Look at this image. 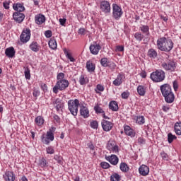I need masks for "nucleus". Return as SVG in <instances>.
<instances>
[{"label":"nucleus","instance_id":"f257e3e1","mask_svg":"<svg viewBox=\"0 0 181 181\" xmlns=\"http://www.w3.org/2000/svg\"><path fill=\"white\" fill-rule=\"evenodd\" d=\"M173 41L165 37H160L157 40V47L161 52H170L173 49Z\"/></svg>","mask_w":181,"mask_h":181},{"label":"nucleus","instance_id":"bb28decb","mask_svg":"<svg viewBox=\"0 0 181 181\" xmlns=\"http://www.w3.org/2000/svg\"><path fill=\"white\" fill-rule=\"evenodd\" d=\"M54 106L55 107L57 111H60V110H62V108H63L64 105H63V103H62V102H60V100H59V99H57L54 102Z\"/></svg>","mask_w":181,"mask_h":181},{"label":"nucleus","instance_id":"5701e85b","mask_svg":"<svg viewBox=\"0 0 181 181\" xmlns=\"http://www.w3.org/2000/svg\"><path fill=\"white\" fill-rule=\"evenodd\" d=\"M86 69L89 73H93L95 71V64L93 62L88 61L86 63Z\"/></svg>","mask_w":181,"mask_h":181},{"label":"nucleus","instance_id":"aec40b11","mask_svg":"<svg viewBox=\"0 0 181 181\" xmlns=\"http://www.w3.org/2000/svg\"><path fill=\"white\" fill-rule=\"evenodd\" d=\"M15 49L13 47H8L6 49L5 54L7 57L12 59L15 56Z\"/></svg>","mask_w":181,"mask_h":181},{"label":"nucleus","instance_id":"603ef678","mask_svg":"<svg viewBox=\"0 0 181 181\" xmlns=\"http://www.w3.org/2000/svg\"><path fill=\"white\" fill-rule=\"evenodd\" d=\"M107 67L109 69H111V70H115V68L117 67V65L114 62H109Z\"/></svg>","mask_w":181,"mask_h":181},{"label":"nucleus","instance_id":"0eeeda50","mask_svg":"<svg viewBox=\"0 0 181 181\" xmlns=\"http://www.w3.org/2000/svg\"><path fill=\"white\" fill-rule=\"evenodd\" d=\"M122 13H124V12H122V9L121 8V7H119V6H118L117 4H112L113 18L117 21H118V19H119V18L122 16Z\"/></svg>","mask_w":181,"mask_h":181},{"label":"nucleus","instance_id":"13d9d810","mask_svg":"<svg viewBox=\"0 0 181 181\" xmlns=\"http://www.w3.org/2000/svg\"><path fill=\"white\" fill-rule=\"evenodd\" d=\"M129 97V92H123L122 93V98H124V100H127Z\"/></svg>","mask_w":181,"mask_h":181},{"label":"nucleus","instance_id":"a211bd4d","mask_svg":"<svg viewBox=\"0 0 181 181\" xmlns=\"http://www.w3.org/2000/svg\"><path fill=\"white\" fill-rule=\"evenodd\" d=\"M35 20L37 25H42V23H45V22H46V17H45L42 14H38L35 16Z\"/></svg>","mask_w":181,"mask_h":181},{"label":"nucleus","instance_id":"9b49d317","mask_svg":"<svg viewBox=\"0 0 181 181\" xmlns=\"http://www.w3.org/2000/svg\"><path fill=\"white\" fill-rule=\"evenodd\" d=\"M102 127L103 131H105V132H109L111 129H112V122L110 121H107L105 119L102 120Z\"/></svg>","mask_w":181,"mask_h":181},{"label":"nucleus","instance_id":"4d7b16f0","mask_svg":"<svg viewBox=\"0 0 181 181\" xmlns=\"http://www.w3.org/2000/svg\"><path fill=\"white\" fill-rule=\"evenodd\" d=\"M33 94L34 97H39L40 95V91L38 89L34 88Z\"/></svg>","mask_w":181,"mask_h":181},{"label":"nucleus","instance_id":"f8f14e48","mask_svg":"<svg viewBox=\"0 0 181 181\" xmlns=\"http://www.w3.org/2000/svg\"><path fill=\"white\" fill-rule=\"evenodd\" d=\"M89 49L92 54L96 55L98 54V52L100 50H101V46L99 44L94 42L93 44L90 45Z\"/></svg>","mask_w":181,"mask_h":181},{"label":"nucleus","instance_id":"423d86ee","mask_svg":"<svg viewBox=\"0 0 181 181\" xmlns=\"http://www.w3.org/2000/svg\"><path fill=\"white\" fill-rule=\"evenodd\" d=\"M161 67L166 71H175L176 70V62L173 59H167L161 64Z\"/></svg>","mask_w":181,"mask_h":181},{"label":"nucleus","instance_id":"680f3d73","mask_svg":"<svg viewBox=\"0 0 181 181\" xmlns=\"http://www.w3.org/2000/svg\"><path fill=\"white\" fill-rule=\"evenodd\" d=\"M67 20L66 18H59V22L62 26H64L66 25V21Z\"/></svg>","mask_w":181,"mask_h":181},{"label":"nucleus","instance_id":"6ab92c4d","mask_svg":"<svg viewBox=\"0 0 181 181\" xmlns=\"http://www.w3.org/2000/svg\"><path fill=\"white\" fill-rule=\"evenodd\" d=\"M165 100V101L168 103V104H172V103H173V101H175V94H173L172 92L167 93L165 95H163Z\"/></svg>","mask_w":181,"mask_h":181},{"label":"nucleus","instance_id":"338daca9","mask_svg":"<svg viewBox=\"0 0 181 181\" xmlns=\"http://www.w3.org/2000/svg\"><path fill=\"white\" fill-rule=\"evenodd\" d=\"M173 88L175 90V91H176L177 90V88H179V85H177V81H175L173 82Z\"/></svg>","mask_w":181,"mask_h":181},{"label":"nucleus","instance_id":"bf43d9fd","mask_svg":"<svg viewBox=\"0 0 181 181\" xmlns=\"http://www.w3.org/2000/svg\"><path fill=\"white\" fill-rule=\"evenodd\" d=\"M113 153H118L119 152V147L117 145H115L114 147L110 150Z\"/></svg>","mask_w":181,"mask_h":181},{"label":"nucleus","instance_id":"a18cd8bd","mask_svg":"<svg viewBox=\"0 0 181 181\" xmlns=\"http://www.w3.org/2000/svg\"><path fill=\"white\" fill-rule=\"evenodd\" d=\"M140 30H141L143 33H149V27L148 25H143L140 27Z\"/></svg>","mask_w":181,"mask_h":181},{"label":"nucleus","instance_id":"ddd939ff","mask_svg":"<svg viewBox=\"0 0 181 181\" xmlns=\"http://www.w3.org/2000/svg\"><path fill=\"white\" fill-rule=\"evenodd\" d=\"M105 159L106 160H107L108 162H110V163H111V165H114L115 166L116 165H118V162L119 160V159L118 158V157L116 155H111V156H105Z\"/></svg>","mask_w":181,"mask_h":181},{"label":"nucleus","instance_id":"09e8293b","mask_svg":"<svg viewBox=\"0 0 181 181\" xmlns=\"http://www.w3.org/2000/svg\"><path fill=\"white\" fill-rule=\"evenodd\" d=\"M54 159L57 161L59 165H62L63 163V158L57 155L54 156Z\"/></svg>","mask_w":181,"mask_h":181},{"label":"nucleus","instance_id":"72a5a7b5","mask_svg":"<svg viewBox=\"0 0 181 181\" xmlns=\"http://www.w3.org/2000/svg\"><path fill=\"white\" fill-rule=\"evenodd\" d=\"M119 168L122 172H128L129 170V167L125 163H120Z\"/></svg>","mask_w":181,"mask_h":181},{"label":"nucleus","instance_id":"2f4dec72","mask_svg":"<svg viewBox=\"0 0 181 181\" xmlns=\"http://www.w3.org/2000/svg\"><path fill=\"white\" fill-rule=\"evenodd\" d=\"M35 121L38 127H42V125L45 124V119H43V117H42V116L37 117Z\"/></svg>","mask_w":181,"mask_h":181},{"label":"nucleus","instance_id":"39448f33","mask_svg":"<svg viewBox=\"0 0 181 181\" xmlns=\"http://www.w3.org/2000/svg\"><path fill=\"white\" fill-rule=\"evenodd\" d=\"M69 81L66 79L58 81L55 86L53 87L52 91L53 93H54V94H57V93H59V91H63L64 90H66V88L69 87Z\"/></svg>","mask_w":181,"mask_h":181},{"label":"nucleus","instance_id":"dca6fc26","mask_svg":"<svg viewBox=\"0 0 181 181\" xmlns=\"http://www.w3.org/2000/svg\"><path fill=\"white\" fill-rule=\"evenodd\" d=\"M139 172L141 176H148L149 174V167L145 165L140 166Z\"/></svg>","mask_w":181,"mask_h":181},{"label":"nucleus","instance_id":"c756f323","mask_svg":"<svg viewBox=\"0 0 181 181\" xmlns=\"http://www.w3.org/2000/svg\"><path fill=\"white\" fill-rule=\"evenodd\" d=\"M175 132L177 135H181V122H177L174 127Z\"/></svg>","mask_w":181,"mask_h":181},{"label":"nucleus","instance_id":"b1692460","mask_svg":"<svg viewBox=\"0 0 181 181\" xmlns=\"http://www.w3.org/2000/svg\"><path fill=\"white\" fill-rule=\"evenodd\" d=\"M13 8L17 12H23L25 11V6L22 4H16L13 5Z\"/></svg>","mask_w":181,"mask_h":181},{"label":"nucleus","instance_id":"c85d7f7f","mask_svg":"<svg viewBox=\"0 0 181 181\" xmlns=\"http://www.w3.org/2000/svg\"><path fill=\"white\" fill-rule=\"evenodd\" d=\"M137 93L139 95L144 96L146 93V89H145L144 86H139L137 87Z\"/></svg>","mask_w":181,"mask_h":181},{"label":"nucleus","instance_id":"6e6552de","mask_svg":"<svg viewBox=\"0 0 181 181\" xmlns=\"http://www.w3.org/2000/svg\"><path fill=\"white\" fill-rule=\"evenodd\" d=\"M20 40L22 43H28V41L30 40V29L25 28L23 30L20 36Z\"/></svg>","mask_w":181,"mask_h":181},{"label":"nucleus","instance_id":"37998d69","mask_svg":"<svg viewBox=\"0 0 181 181\" xmlns=\"http://www.w3.org/2000/svg\"><path fill=\"white\" fill-rule=\"evenodd\" d=\"M24 74L27 80H30V69H29V68H25Z\"/></svg>","mask_w":181,"mask_h":181},{"label":"nucleus","instance_id":"774afa93","mask_svg":"<svg viewBox=\"0 0 181 181\" xmlns=\"http://www.w3.org/2000/svg\"><path fill=\"white\" fill-rule=\"evenodd\" d=\"M78 34L79 35H86V29L84 28H80L78 30Z\"/></svg>","mask_w":181,"mask_h":181},{"label":"nucleus","instance_id":"f704fd0d","mask_svg":"<svg viewBox=\"0 0 181 181\" xmlns=\"http://www.w3.org/2000/svg\"><path fill=\"white\" fill-rule=\"evenodd\" d=\"M87 83H88L87 77L84 76V75H81L79 77V83L81 84V86H84L85 84H87Z\"/></svg>","mask_w":181,"mask_h":181},{"label":"nucleus","instance_id":"0e129e2a","mask_svg":"<svg viewBox=\"0 0 181 181\" xmlns=\"http://www.w3.org/2000/svg\"><path fill=\"white\" fill-rule=\"evenodd\" d=\"M45 37L49 38V37H52V30H47L45 33Z\"/></svg>","mask_w":181,"mask_h":181},{"label":"nucleus","instance_id":"6e6d98bb","mask_svg":"<svg viewBox=\"0 0 181 181\" xmlns=\"http://www.w3.org/2000/svg\"><path fill=\"white\" fill-rule=\"evenodd\" d=\"M40 86L42 91H44L45 93H46V91H47V86H46L45 83H40Z\"/></svg>","mask_w":181,"mask_h":181},{"label":"nucleus","instance_id":"8fccbe9b","mask_svg":"<svg viewBox=\"0 0 181 181\" xmlns=\"http://www.w3.org/2000/svg\"><path fill=\"white\" fill-rule=\"evenodd\" d=\"M100 166L101 168H103V169H108L110 168V163H107V162H102L100 163Z\"/></svg>","mask_w":181,"mask_h":181},{"label":"nucleus","instance_id":"4c0bfd02","mask_svg":"<svg viewBox=\"0 0 181 181\" xmlns=\"http://www.w3.org/2000/svg\"><path fill=\"white\" fill-rule=\"evenodd\" d=\"M64 54L66 55V57L70 60V62H76V59L71 56V54L67 52V50H64Z\"/></svg>","mask_w":181,"mask_h":181},{"label":"nucleus","instance_id":"20e7f679","mask_svg":"<svg viewBox=\"0 0 181 181\" xmlns=\"http://www.w3.org/2000/svg\"><path fill=\"white\" fill-rule=\"evenodd\" d=\"M150 77L154 83H160L165 80V71L159 69L151 74Z\"/></svg>","mask_w":181,"mask_h":181},{"label":"nucleus","instance_id":"69168bd1","mask_svg":"<svg viewBox=\"0 0 181 181\" xmlns=\"http://www.w3.org/2000/svg\"><path fill=\"white\" fill-rule=\"evenodd\" d=\"M3 6L5 9H9V2H8V1L4 2Z\"/></svg>","mask_w":181,"mask_h":181},{"label":"nucleus","instance_id":"473e14b6","mask_svg":"<svg viewBox=\"0 0 181 181\" xmlns=\"http://www.w3.org/2000/svg\"><path fill=\"white\" fill-rule=\"evenodd\" d=\"M110 180L111 181H121V176L118 173H115L110 176Z\"/></svg>","mask_w":181,"mask_h":181},{"label":"nucleus","instance_id":"7c9ffc66","mask_svg":"<svg viewBox=\"0 0 181 181\" xmlns=\"http://www.w3.org/2000/svg\"><path fill=\"white\" fill-rule=\"evenodd\" d=\"M30 49L33 50V52H39V45H37L36 42H33L30 45Z\"/></svg>","mask_w":181,"mask_h":181},{"label":"nucleus","instance_id":"4468645a","mask_svg":"<svg viewBox=\"0 0 181 181\" xmlns=\"http://www.w3.org/2000/svg\"><path fill=\"white\" fill-rule=\"evenodd\" d=\"M3 177L6 181H15L16 175L15 173L12 171H6L4 175H3Z\"/></svg>","mask_w":181,"mask_h":181},{"label":"nucleus","instance_id":"a878e982","mask_svg":"<svg viewBox=\"0 0 181 181\" xmlns=\"http://www.w3.org/2000/svg\"><path fill=\"white\" fill-rule=\"evenodd\" d=\"M147 54L151 59H156L158 57V52L153 49H148Z\"/></svg>","mask_w":181,"mask_h":181},{"label":"nucleus","instance_id":"393cba45","mask_svg":"<svg viewBox=\"0 0 181 181\" xmlns=\"http://www.w3.org/2000/svg\"><path fill=\"white\" fill-rule=\"evenodd\" d=\"M109 108L112 111H118V103L117 101L112 100L109 103Z\"/></svg>","mask_w":181,"mask_h":181},{"label":"nucleus","instance_id":"412c9836","mask_svg":"<svg viewBox=\"0 0 181 181\" xmlns=\"http://www.w3.org/2000/svg\"><path fill=\"white\" fill-rule=\"evenodd\" d=\"M124 132L126 135H128L132 138H134V136H135V133L134 132V130H132V129H131V127L129 126H124Z\"/></svg>","mask_w":181,"mask_h":181},{"label":"nucleus","instance_id":"864d4df0","mask_svg":"<svg viewBox=\"0 0 181 181\" xmlns=\"http://www.w3.org/2000/svg\"><path fill=\"white\" fill-rule=\"evenodd\" d=\"M47 153H49V155H53L54 153V149L52 148V146H49L47 148Z\"/></svg>","mask_w":181,"mask_h":181},{"label":"nucleus","instance_id":"9d476101","mask_svg":"<svg viewBox=\"0 0 181 181\" xmlns=\"http://www.w3.org/2000/svg\"><path fill=\"white\" fill-rule=\"evenodd\" d=\"M162 95H166L169 93H172V87L168 83L163 84L160 86Z\"/></svg>","mask_w":181,"mask_h":181},{"label":"nucleus","instance_id":"cd10ccee","mask_svg":"<svg viewBox=\"0 0 181 181\" xmlns=\"http://www.w3.org/2000/svg\"><path fill=\"white\" fill-rule=\"evenodd\" d=\"M48 45L50 49H52V50L57 49V42H56L55 39H51L49 41Z\"/></svg>","mask_w":181,"mask_h":181},{"label":"nucleus","instance_id":"f03ea898","mask_svg":"<svg viewBox=\"0 0 181 181\" xmlns=\"http://www.w3.org/2000/svg\"><path fill=\"white\" fill-rule=\"evenodd\" d=\"M56 131V127H52L47 132V134H43L41 136V141L45 145H49L52 141L54 140V134H53Z\"/></svg>","mask_w":181,"mask_h":181},{"label":"nucleus","instance_id":"ea45409f","mask_svg":"<svg viewBox=\"0 0 181 181\" xmlns=\"http://www.w3.org/2000/svg\"><path fill=\"white\" fill-rule=\"evenodd\" d=\"M95 112L96 114H104V110L98 105H95L94 107Z\"/></svg>","mask_w":181,"mask_h":181},{"label":"nucleus","instance_id":"a19ab883","mask_svg":"<svg viewBox=\"0 0 181 181\" xmlns=\"http://www.w3.org/2000/svg\"><path fill=\"white\" fill-rule=\"evenodd\" d=\"M134 37L136 40H138V42H141L142 39H144V35L140 33H136L134 34Z\"/></svg>","mask_w":181,"mask_h":181},{"label":"nucleus","instance_id":"49530a36","mask_svg":"<svg viewBox=\"0 0 181 181\" xmlns=\"http://www.w3.org/2000/svg\"><path fill=\"white\" fill-rule=\"evenodd\" d=\"M90 127L93 129H97V128H98V122H97L96 120H94V121L91 122H90Z\"/></svg>","mask_w":181,"mask_h":181},{"label":"nucleus","instance_id":"c9c22d12","mask_svg":"<svg viewBox=\"0 0 181 181\" xmlns=\"http://www.w3.org/2000/svg\"><path fill=\"white\" fill-rule=\"evenodd\" d=\"M110 62L108 61L107 58H102L100 59V64L103 67H108Z\"/></svg>","mask_w":181,"mask_h":181},{"label":"nucleus","instance_id":"de8ad7c7","mask_svg":"<svg viewBox=\"0 0 181 181\" xmlns=\"http://www.w3.org/2000/svg\"><path fill=\"white\" fill-rule=\"evenodd\" d=\"M95 91L98 94H100V91H104V86H103V85L100 84L97 85Z\"/></svg>","mask_w":181,"mask_h":181},{"label":"nucleus","instance_id":"052dcab7","mask_svg":"<svg viewBox=\"0 0 181 181\" xmlns=\"http://www.w3.org/2000/svg\"><path fill=\"white\" fill-rule=\"evenodd\" d=\"M146 140L144 139V137H139L138 139V143L139 145H145Z\"/></svg>","mask_w":181,"mask_h":181},{"label":"nucleus","instance_id":"4be33fe9","mask_svg":"<svg viewBox=\"0 0 181 181\" xmlns=\"http://www.w3.org/2000/svg\"><path fill=\"white\" fill-rule=\"evenodd\" d=\"M122 78H124V76L121 74H119L117 78L113 81L114 86H121V84H122Z\"/></svg>","mask_w":181,"mask_h":181},{"label":"nucleus","instance_id":"2eb2a0df","mask_svg":"<svg viewBox=\"0 0 181 181\" xmlns=\"http://www.w3.org/2000/svg\"><path fill=\"white\" fill-rule=\"evenodd\" d=\"M13 17L16 22H18V23H21V22H23V20L25 19V14L21 12H15L13 14Z\"/></svg>","mask_w":181,"mask_h":181},{"label":"nucleus","instance_id":"c03bdc74","mask_svg":"<svg viewBox=\"0 0 181 181\" xmlns=\"http://www.w3.org/2000/svg\"><path fill=\"white\" fill-rule=\"evenodd\" d=\"M115 145V141H110L107 144V148L109 151L112 149Z\"/></svg>","mask_w":181,"mask_h":181},{"label":"nucleus","instance_id":"5fc2aeb1","mask_svg":"<svg viewBox=\"0 0 181 181\" xmlns=\"http://www.w3.org/2000/svg\"><path fill=\"white\" fill-rule=\"evenodd\" d=\"M160 156L164 160H168L169 156L165 151L160 153Z\"/></svg>","mask_w":181,"mask_h":181},{"label":"nucleus","instance_id":"7ed1b4c3","mask_svg":"<svg viewBox=\"0 0 181 181\" xmlns=\"http://www.w3.org/2000/svg\"><path fill=\"white\" fill-rule=\"evenodd\" d=\"M78 105H80V101H78V99L69 100L68 101L69 110L74 117L77 116V113L78 112Z\"/></svg>","mask_w":181,"mask_h":181},{"label":"nucleus","instance_id":"e433bc0d","mask_svg":"<svg viewBox=\"0 0 181 181\" xmlns=\"http://www.w3.org/2000/svg\"><path fill=\"white\" fill-rule=\"evenodd\" d=\"M177 137H176L175 135L172 134V133H168V144H172L173 142L174 139H177Z\"/></svg>","mask_w":181,"mask_h":181},{"label":"nucleus","instance_id":"e2e57ef3","mask_svg":"<svg viewBox=\"0 0 181 181\" xmlns=\"http://www.w3.org/2000/svg\"><path fill=\"white\" fill-rule=\"evenodd\" d=\"M116 52H124V46L118 45L115 49Z\"/></svg>","mask_w":181,"mask_h":181},{"label":"nucleus","instance_id":"3c124183","mask_svg":"<svg viewBox=\"0 0 181 181\" xmlns=\"http://www.w3.org/2000/svg\"><path fill=\"white\" fill-rule=\"evenodd\" d=\"M57 79L58 80V81L60 80H66V79H64V73L61 72V73L58 74L57 76Z\"/></svg>","mask_w":181,"mask_h":181},{"label":"nucleus","instance_id":"58836bf2","mask_svg":"<svg viewBox=\"0 0 181 181\" xmlns=\"http://www.w3.org/2000/svg\"><path fill=\"white\" fill-rule=\"evenodd\" d=\"M40 166L41 168H47L49 166V163L45 158H42L40 160Z\"/></svg>","mask_w":181,"mask_h":181},{"label":"nucleus","instance_id":"f3484780","mask_svg":"<svg viewBox=\"0 0 181 181\" xmlns=\"http://www.w3.org/2000/svg\"><path fill=\"white\" fill-rule=\"evenodd\" d=\"M80 114L83 118H88V117H90V111H88V108L84 105L81 106Z\"/></svg>","mask_w":181,"mask_h":181},{"label":"nucleus","instance_id":"79ce46f5","mask_svg":"<svg viewBox=\"0 0 181 181\" xmlns=\"http://www.w3.org/2000/svg\"><path fill=\"white\" fill-rule=\"evenodd\" d=\"M136 122L139 125H142V124H145V117H144V116H138L136 119Z\"/></svg>","mask_w":181,"mask_h":181},{"label":"nucleus","instance_id":"1a4fd4ad","mask_svg":"<svg viewBox=\"0 0 181 181\" xmlns=\"http://www.w3.org/2000/svg\"><path fill=\"white\" fill-rule=\"evenodd\" d=\"M100 10L102 12H104V13H110V12H111V5L110 4V2L103 1L100 3Z\"/></svg>","mask_w":181,"mask_h":181}]
</instances>
